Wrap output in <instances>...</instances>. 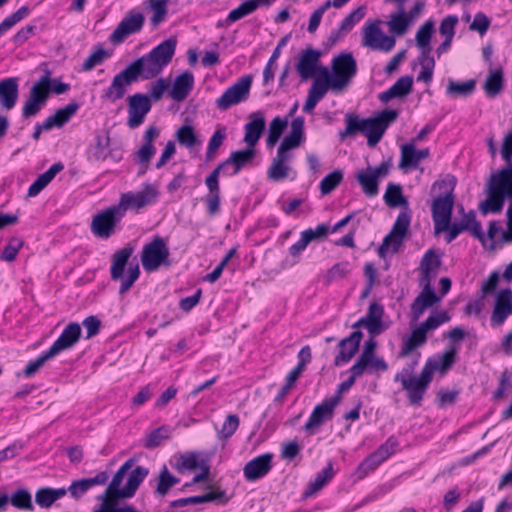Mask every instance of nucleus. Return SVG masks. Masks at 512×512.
<instances>
[{"instance_id": "nucleus-34", "label": "nucleus", "mask_w": 512, "mask_h": 512, "mask_svg": "<svg viewBox=\"0 0 512 512\" xmlns=\"http://www.w3.org/2000/svg\"><path fill=\"white\" fill-rule=\"evenodd\" d=\"M328 90H331L335 93L342 91V89L337 84H335V82L327 74L320 72V75L314 79L308 93L320 101L324 98Z\"/></svg>"}, {"instance_id": "nucleus-49", "label": "nucleus", "mask_w": 512, "mask_h": 512, "mask_svg": "<svg viewBox=\"0 0 512 512\" xmlns=\"http://www.w3.org/2000/svg\"><path fill=\"white\" fill-rule=\"evenodd\" d=\"M227 136V129L225 126H219L211 138L209 139L208 146L205 153V159L207 162L214 159L217 150L219 147L223 144V141L225 140Z\"/></svg>"}, {"instance_id": "nucleus-50", "label": "nucleus", "mask_w": 512, "mask_h": 512, "mask_svg": "<svg viewBox=\"0 0 512 512\" xmlns=\"http://www.w3.org/2000/svg\"><path fill=\"white\" fill-rule=\"evenodd\" d=\"M287 127V118L276 116L269 125V131L266 139L268 147H273L280 139L283 131Z\"/></svg>"}, {"instance_id": "nucleus-3", "label": "nucleus", "mask_w": 512, "mask_h": 512, "mask_svg": "<svg viewBox=\"0 0 512 512\" xmlns=\"http://www.w3.org/2000/svg\"><path fill=\"white\" fill-rule=\"evenodd\" d=\"M457 179L451 174L436 180L431 186V193L438 191L431 205L432 219L437 232L448 228L455 203L454 190Z\"/></svg>"}, {"instance_id": "nucleus-4", "label": "nucleus", "mask_w": 512, "mask_h": 512, "mask_svg": "<svg viewBox=\"0 0 512 512\" xmlns=\"http://www.w3.org/2000/svg\"><path fill=\"white\" fill-rule=\"evenodd\" d=\"M159 196V191L152 184L146 183L140 191H128L120 195L115 205L120 214L125 217L127 211L139 212L141 209L154 204Z\"/></svg>"}, {"instance_id": "nucleus-6", "label": "nucleus", "mask_w": 512, "mask_h": 512, "mask_svg": "<svg viewBox=\"0 0 512 512\" xmlns=\"http://www.w3.org/2000/svg\"><path fill=\"white\" fill-rule=\"evenodd\" d=\"M169 248L166 241L159 236L144 245L141 253V263L145 271H156L161 265L169 266Z\"/></svg>"}, {"instance_id": "nucleus-43", "label": "nucleus", "mask_w": 512, "mask_h": 512, "mask_svg": "<svg viewBox=\"0 0 512 512\" xmlns=\"http://www.w3.org/2000/svg\"><path fill=\"white\" fill-rule=\"evenodd\" d=\"M355 178L367 197H374L379 193V181L368 168L357 171Z\"/></svg>"}, {"instance_id": "nucleus-28", "label": "nucleus", "mask_w": 512, "mask_h": 512, "mask_svg": "<svg viewBox=\"0 0 512 512\" xmlns=\"http://www.w3.org/2000/svg\"><path fill=\"white\" fill-rule=\"evenodd\" d=\"M249 122L244 126V142L251 147H255L265 130V117L263 112L256 111L250 114Z\"/></svg>"}, {"instance_id": "nucleus-54", "label": "nucleus", "mask_w": 512, "mask_h": 512, "mask_svg": "<svg viewBox=\"0 0 512 512\" xmlns=\"http://www.w3.org/2000/svg\"><path fill=\"white\" fill-rule=\"evenodd\" d=\"M410 23L411 22L409 17L407 16V12H405L404 9L401 8L400 12L393 14L391 16L389 28L395 35L401 36L406 33Z\"/></svg>"}, {"instance_id": "nucleus-17", "label": "nucleus", "mask_w": 512, "mask_h": 512, "mask_svg": "<svg viewBox=\"0 0 512 512\" xmlns=\"http://www.w3.org/2000/svg\"><path fill=\"white\" fill-rule=\"evenodd\" d=\"M505 164L497 172L491 174L487 181L488 194L493 197L510 187H512V157L502 156Z\"/></svg>"}, {"instance_id": "nucleus-27", "label": "nucleus", "mask_w": 512, "mask_h": 512, "mask_svg": "<svg viewBox=\"0 0 512 512\" xmlns=\"http://www.w3.org/2000/svg\"><path fill=\"white\" fill-rule=\"evenodd\" d=\"M230 497L227 496L224 490L210 491L203 495H195L185 498L176 499L170 502V507H184L187 505L202 504L207 502L217 501L219 504L225 505L229 502Z\"/></svg>"}, {"instance_id": "nucleus-22", "label": "nucleus", "mask_w": 512, "mask_h": 512, "mask_svg": "<svg viewBox=\"0 0 512 512\" xmlns=\"http://www.w3.org/2000/svg\"><path fill=\"white\" fill-rule=\"evenodd\" d=\"M219 175L216 172H211L205 179V185L208 193L204 197L206 204L207 214L211 217L220 212L221 205V188L219 182Z\"/></svg>"}, {"instance_id": "nucleus-25", "label": "nucleus", "mask_w": 512, "mask_h": 512, "mask_svg": "<svg viewBox=\"0 0 512 512\" xmlns=\"http://www.w3.org/2000/svg\"><path fill=\"white\" fill-rule=\"evenodd\" d=\"M395 382H400L402 389L406 391L408 404L412 407H420L427 392L428 387L415 377L394 378Z\"/></svg>"}, {"instance_id": "nucleus-31", "label": "nucleus", "mask_w": 512, "mask_h": 512, "mask_svg": "<svg viewBox=\"0 0 512 512\" xmlns=\"http://www.w3.org/2000/svg\"><path fill=\"white\" fill-rule=\"evenodd\" d=\"M410 222L411 214L409 212L401 211L398 214L391 231L386 235V237L393 241L392 253L398 252L399 247L408 232Z\"/></svg>"}, {"instance_id": "nucleus-1", "label": "nucleus", "mask_w": 512, "mask_h": 512, "mask_svg": "<svg viewBox=\"0 0 512 512\" xmlns=\"http://www.w3.org/2000/svg\"><path fill=\"white\" fill-rule=\"evenodd\" d=\"M177 45V39L170 37L151 51L135 59L125 69L116 74L110 86L104 90L102 98L114 103L123 98L126 93V86L131 85L138 79L151 80L162 73L164 68L171 62Z\"/></svg>"}, {"instance_id": "nucleus-55", "label": "nucleus", "mask_w": 512, "mask_h": 512, "mask_svg": "<svg viewBox=\"0 0 512 512\" xmlns=\"http://www.w3.org/2000/svg\"><path fill=\"white\" fill-rule=\"evenodd\" d=\"M349 265L348 261H344L329 268L323 277L325 285H330L335 280L346 277L350 272Z\"/></svg>"}, {"instance_id": "nucleus-5", "label": "nucleus", "mask_w": 512, "mask_h": 512, "mask_svg": "<svg viewBox=\"0 0 512 512\" xmlns=\"http://www.w3.org/2000/svg\"><path fill=\"white\" fill-rule=\"evenodd\" d=\"M332 71L320 67V72L327 74L342 90L346 88L357 73V63L352 53L343 52L335 56L331 62Z\"/></svg>"}, {"instance_id": "nucleus-20", "label": "nucleus", "mask_w": 512, "mask_h": 512, "mask_svg": "<svg viewBox=\"0 0 512 512\" xmlns=\"http://www.w3.org/2000/svg\"><path fill=\"white\" fill-rule=\"evenodd\" d=\"M272 453H264L248 461L243 468L244 478L255 482L265 477L272 469Z\"/></svg>"}, {"instance_id": "nucleus-58", "label": "nucleus", "mask_w": 512, "mask_h": 512, "mask_svg": "<svg viewBox=\"0 0 512 512\" xmlns=\"http://www.w3.org/2000/svg\"><path fill=\"white\" fill-rule=\"evenodd\" d=\"M176 140L182 146L191 148L197 142L195 130L191 125H182L175 134Z\"/></svg>"}, {"instance_id": "nucleus-39", "label": "nucleus", "mask_w": 512, "mask_h": 512, "mask_svg": "<svg viewBox=\"0 0 512 512\" xmlns=\"http://www.w3.org/2000/svg\"><path fill=\"white\" fill-rule=\"evenodd\" d=\"M110 143L109 132L96 134L94 144L91 147V159L97 162L105 161L111 155Z\"/></svg>"}, {"instance_id": "nucleus-45", "label": "nucleus", "mask_w": 512, "mask_h": 512, "mask_svg": "<svg viewBox=\"0 0 512 512\" xmlns=\"http://www.w3.org/2000/svg\"><path fill=\"white\" fill-rule=\"evenodd\" d=\"M80 105L76 101H71L66 106L59 108L56 112L49 116L48 119L52 123L53 127H63L71 117L78 111Z\"/></svg>"}, {"instance_id": "nucleus-46", "label": "nucleus", "mask_w": 512, "mask_h": 512, "mask_svg": "<svg viewBox=\"0 0 512 512\" xmlns=\"http://www.w3.org/2000/svg\"><path fill=\"white\" fill-rule=\"evenodd\" d=\"M476 89V80L469 79L465 82H457L452 79L449 80L446 88V94L450 97H467L471 95Z\"/></svg>"}, {"instance_id": "nucleus-61", "label": "nucleus", "mask_w": 512, "mask_h": 512, "mask_svg": "<svg viewBox=\"0 0 512 512\" xmlns=\"http://www.w3.org/2000/svg\"><path fill=\"white\" fill-rule=\"evenodd\" d=\"M44 99L37 97L34 93L29 96L22 108V116L24 118L35 117L44 107Z\"/></svg>"}, {"instance_id": "nucleus-63", "label": "nucleus", "mask_w": 512, "mask_h": 512, "mask_svg": "<svg viewBox=\"0 0 512 512\" xmlns=\"http://www.w3.org/2000/svg\"><path fill=\"white\" fill-rule=\"evenodd\" d=\"M52 357H54V355L50 353L49 349L42 352L36 359L27 363L23 369V376L26 378L32 377L45 364V362Z\"/></svg>"}, {"instance_id": "nucleus-51", "label": "nucleus", "mask_w": 512, "mask_h": 512, "mask_svg": "<svg viewBox=\"0 0 512 512\" xmlns=\"http://www.w3.org/2000/svg\"><path fill=\"white\" fill-rule=\"evenodd\" d=\"M343 171L335 169L328 173L319 184V189L322 195H328L334 191L343 180Z\"/></svg>"}, {"instance_id": "nucleus-64", "label": "nucleus", "mask_w": 512, "mask_h": 512, "mask_svg": "<svg viewBox=\"0 0 512 512\" xmlns=\"http://www.w3.org/2000/svg\"><path fill=\"white\" fill-rule=\"evenodd\" d=\"M239 422V417L236 414H229L218 431V437L220 439L230 438L237 430Z\"/></svg>"}, {"instance_id": "nucleus-33", "label": "nucleus", "mask_w": 512, "mask_h": 512, "mask_svg": "<svg viewBox=\"0 0 512 512\" xmlns=\"http://www.w3.org/2000/svg\"><path fill=\"white\" fill-rule=\"evenodd\" d=\"M134 252V247L125 246L117 250L112 256V264L110 267V277L117 281L123 278L125 267Z\"/></svg>"}, {"instance_id": "nucleus-16", "label": "nucleus", "mask_w": 512, "mask_h": 512, "mask_svg": "<svg viewBox=\"0 0 512 512\" xmlns=\"http://www.w3.org/2000/svg\"><path fill=\"white\" fill-rule=\"evenodd\" d=\"M255 154L256 151L254 147L247 145L244 149L233 151L230 156L219 163L212 172H216V174L220 176L221 172L231 165L233 171L230 175H237L245 166L253 161Z\"/></svg>"}, {"instance_id": "nucleus-9", "label": "nucleus", "mask_w": 512, "mask_h": 512, "mask_svg": "<svg viewBox=\"0 0 512 512\" xmlns=\"http://www.w3.org/2000/svg\"><path fill=\"white\" fill-rule=\"evenodd\" d=\"M397 445L398 442L393 437H389L374 452L362 460L356 468L358 479H363L376 470L380 464L395 453Z\"/></svg>"}, {"instance_id": "nucleus-48", "label": "nucleus", "mask_w": 512, "mask_h": 512, "mask_svg": "<svg viewBox=\"0 0 512 512\" xmlns=\"http://www.w3.org/2000/svg\"><path fill=\"white\" fill-rule=\"evenodd\" d=\"M179 482L180 479L171 474L166 465H164L158 475V482L155 492L160 496H165L168 491Z\"/></svg>"}, {"instance_id": "nucleus-23", "label": "nucleus", "mask_w": 512, "mask_h": 512, "mask_svg": "<svg viewBox=\"0 0 512 512\" xmlns=\"http://www.w3.org/2000/svg\"><path fill=\"white\" fill-rule=\"evenodd\" d=\"M81 326L77 322H70L63 329L60 336L50 346V353L56 356L63 350L73 347L81 337Z\"/></svg>"}, {"instance_id": "nucleus-30", "label": "nucleus", "mask_w": 512, "mask_h": 512, "mask_svg": "<svg viewBox=\"0 0 512 512\" xmlns=\"http://www.w3.org/2000/svg\"><path fill=\"white\" fill-rule=\"evenodd\" d=\"M194 87V75L192 72L186 70L179 74L172 85L169 92V96L177 101L181 102L185 100Z\"/></svg>"}, {"instance_id": "nucleus-59", "label": "nucleus", "mask_w": 512, "mask_h": 512, "mask_svg": "<svg viewBox=\"0 0 512 512\" xmlns=\"http://www.w3.org/2000/svg\"><path fill=\"white\" fill-rule=\"evenodd\" d=\"M366 13L365 6H359L351 11L340 23V30H343L346 34L350 32L356 23L364 18Z\"/></svg>"}, {"instance_id": "nucleus-60", "label": "nucleus", "mask_w": 512, "mask_h": 512, "mask_svg": "<svg viewBox=\"0 0 512 512\" xmlns=\"http://www.w3.org/2000/svg\"><path fill=\"white\" fill-rule=\"evenodd\" d=\"M169 438V430L167 426H160L152 430L145 439L144 447L154 449L158 447L163 439Z\"/></svg>"}, {"instance_id": "nucleus-14", "label": "nucleus", "mask_w": 512, "mask_h": 512, "mask_svg": "<svg viewBox=\"0 0 512 512\" xmlns=\"http://www.w3.org/2000/svg\"><path fill=\"white\" fill-rule=\"evenodd\" d=\"M337 405V397H330L323 400L322 403L314 407L303 429L310 435H313L316 428L320 427L326 420L333 418L334 410Z\"/></svg>"}, {"instance_id": "nucleus-53", "label": "nucleus", "mask_w": 512, "mask_h": 512, "mask_svg": "<svg viewBox=\"0 0 512 512\" xmlns=\"http://www.w3.org/2000/svg\"><path fill=\"white\" fill-rule=\"evenodd\" d=\"M362 338V331L355 330L348 337L340 340L338 346H349V351L345 354L342 353L340 357H342L343 359L345 358L346 360H351L358 351Z\"/></svg>"}, {"instance_id": "nucleus-47", "label": "nucleus", "mask_w": 512, "mask_h": 512, "mask_svg": "<svg viewBox=\"0 0 512 512\" xmlns=\"http://www.w3.org/2000/svg\"><path fill=\"white\" fill-rule=\"evenodd\" d=\"M353 366L355 370L359 372L362 376L364 373L372 374L373 372H385L388 370V364L383 358L374 357L369 360L364 361H356Z\"/></svg>"}, {"instance_id": "nucleus-11", "label": "nucleus", "mask_w": 512, "mask_h": 512, "mask_svg": "<svg viewBox=\"0 0 512 512\" xmlns=\"http://www.w3.org/2000/svg\"><path fill=\"white\" fill-rule=\"evenodd\" d=\"M128 121L127 125L131 128L139 127L145 116L150 112L152 104L149 96L144 93H135L128 96Z\"/></svg>"}, {"instance_id": "nucleus-32", "label": "nucleus", "mask_w": 512, "mask_h": 512, "mask_svg": "<svg viewBox=\"0 0 512 512\" xmlns=\"http://www.w3.org/2000/svg\"><path fill=\"white\" fill-rule=\"evenodd\" d=\"M17 78H5L0 81V104L6 110H11L18 99Z\"/></svg>"}, {"instance_id": "nucleus-13", "label": "nucleus", "mask_w": 512, "mask_h": 512, "mask_svg": "<svg viewBox=\"0 0 512 512\" xmlns=\"http://www.w3.org/2000/svg\"><path fill=\"white\" fill-rule=\"evenodd\" d=\"M384 314V306L377 301H373L370 303L366 315L356 321L352 327H365L371 336L379 335L386 329L382 320Z\"/></svg>"}, {"instance_id": "nucleus-8", "label": "nucleus", "mask_w": 512, "mask_h": 512, "mask_svg": "<svg viewBox=\"0 0 512 512\" xmlns=\"http://www.w3.org/2000/svg\"><path fill=\"white\" fill-rule=\"evenodd\" d=\"M252 81L253 76L251 74L240 77L216 100L217 108L224 111L233 105L246 101L250 94Z\"/></svg>"}, {"instance_id": "nucleus-52", "label": "nucleus", "mask_w": 512, "mask_h": 512, "mask_svg": "<svg viewBox=\"0 0 512 512\" xmlns=\"http://www.w3.org/2000/svg\"><path fill=\"white\" fill-rule=\"evenodd\" d=\"M434 358L437 371L445 374L457 360V348L451 345L439 357Z\"/></svg>"}, {"instance_id": "nucleus-56", "label": "nucleus", "mask_w": 512, "mask_h": 512, "mask_svg": "<svg viewBox=\"0 0 512 512\" xmlns=\"http://www.w3.org/2000/svg\"><path fill=\"white\" fill-rule=\"evenodd\" d=\"M434 31V21L429 19L425 21L418 29L415 40L419 48L431 47V37Z\"/></svg>"}, {"instance_id": "nucleus-19", "label": "nucleus", "mask_w": 512, "mask_h": 512, "mask_svg": "<svg viewBox=\"0 0 512 512\" xmlns=\"http://www.w3.org/2000/svg\"><path fill=\"white\" fill-rule=\"evenodd\" d=\"M422 286L421 293L414 299L411 304V318L412 321H417L424 311L434 304L440 302L441 298L436 294L432 283L419 282Z\"/></svg>"}, {"instance_id": "nucleus-2", "label": "nucleus", "mask_w": 512, "mask_h": 512, "mask_svg": "<svg viewBox=\"0 0 512 512\" xmlns=\"http://www.w3.org/2000/svg\"><path fill=\"white\" fill-rule=\"evenodd\" d=\"M399 111L396 109H384L375 116L360 118L355 113H346L344 117L345 129L339 131V139L341 141L346 138H354L358 133L367 137L369 147L377 145L389 125L397 120Z\"/></svg>"}, {"instance_id": "nucleus-41", "label": "nucleus", "mask_w": 512, "mask_h": 512, "mask_svg": "<svg viewBox=\"0 0 512 512\" xmlns=\"http://www.w3.org/2000/svg\"><path fill=\"white\" fill-rule=\"evenodd\" d=\"M148 473L149 470L146 467L136 466L130 473L126 486L120 491L122 496L127 497V499L133 497Z\"/></svg>"}, {"instance_id": "nucleus-62", "label": "nucleus", "mask_w": 512, "mask_h": 512, "mask_svg": "<svg viewBox=\"0 0 512 512\" xmlns=\"http://www.w3.org/2000/svg\"><path fill=\"white\" fill-rule=\"evenodd\" d=\"M450 320V316L445 311H438L432 313L425 321H423L419 326L428 333L431 330H435L443 323H446Z\"/></svg>"}, {"instance_id": "nucleus-12", "label": "nucleus", "mask_w": 512, "mask_h": 512, "mask_svg": "<svg viewBox=\"0 0 512 512\" xmlns=\"http://www.w3.org/2000/svg\"><path fill=\"white\" fill-rule=\"evenodd\" d=\"M363 45L388 52L395 46V38L383 33L379 21H373L363 28Z\"/></svg>"}, {"instance_id": "nucleus-38", "label": "nucleus", "mask_w": 512, "mask_h": 512, "mask_svg": "<svg viewBox=\"0 0 512 512\" xmlns=\"http://www.w3.org/2000/svg\"><path fill=\"white\" fill-rule=\"evenodd\" d=\"M333 477V464L332 462H328L327 465L316 474L314 480L308 483V487L305 490L303 496L307 498L320 491L328 482L332 480Z\"/></svg>"}, {"instance_id": "nucleus-7", "label": "nucleus", "mask_w": 512, "mask_h": 512, "mask_svg": "<svg viewBox=\"0 0 512 512\" xmlns=\"http://www.w3.org/2000/svg\"><path fill=\"white\" fill-rule=\"evenodd\" d=\"M122 219L123 216L116 206L111 205L93 216L90 226L91 232L98 238L109 239L115 233Z\"/></svg>"}, {"instance_id": "nucleus-15", "label": "nucleus", "mask_w": 512, "mask_h": 512, "mask_svg": "<svg viewBox=\"0 0 512 512\" xmlns=\"http://www.w3.org/2000/svg\"><path fill=\"white\" fill-rule=\"evenodd\" d=\"M322 56V52L313 47H308L301 51L298 62L296 64V70L302 80H308L316 75L320 74L319 61Z\"/></svg>"}, {"instance_id": "nucleus-10", "label": "nucleus", "mask_w": 512, "mask_h": 512, "mask_svg": "<svg viewBox=\"0 0 512 512\" xmlns=\"http://www.w3.org/2000/svg\"><path fill=\"white\" fill-rule=\"evenodd\" d=\"M144 15L135 9L129 11L109 36L114 45L121 44L126 37L139 32L144 25Z\"/></svg>"}, {"instance_id": "nucleus-29", "label": "nucleus", "mask_w": 512, "mask_h": 512, "mask_svg": "<svg viewBox=\"0 0 512 512\" xmlns=\"http://www.w3.org/2000/svg\"><path fill=\"white\" fill-rule=\"evenodd\" d=\"M430 155L429 148L416 150L414 143H406L401 147V159L399 162L400 169L417 168L419 162L428 158Z\"/></svg>"}, {"instance_id": "nucleus-21", "label": "nucleus", "mask_w": 512, "mask_h": 512, "mask_svg": "<svg viewBox=\"0 0 512 512\" xmlns=\"http://www.w3.org/2000/svg\"><path fill=\"white\" fill-rule=\"evenodd\" d=\"M305 120L302 116L294 118L291 122L290 132L283 138L277 152L284 155H292L291 150L298 148L305 141Z\"/></svg>"}, {"instance_id": "nucleus-40", "label": "nucleus", "mask_w": 512, "mask_h": 512, "mask_svg": "<svg viewBox=\"0 0 512 512\" xmlns=\"http://www.w3.org/2000/svg\"><path fill=\"white\" fill-rule=\"evenodd\" d=\"M503 87L504 79L502 69L491 70L483 83V90L486 96L491 99L495 98L502 92Z\"/></svg>"}, {"instance_id": "nucleus-42", "label": "nucleus", "mask_w": 512, "mask_h": 512, "mask_svg": "<svg viewBox=\"0 0 512 512\" xmlns=\"http://www.w3.org/2000/svg\"><path fill=\"white\" fill-rule=\"evenodd\" d=\"M427 341V333L420 327H416L410 333V335L403 340L401 350L399 352L400 357L408 356L417 347L422 346Z\"/></svg>"}, {"instance_id": "nucleus-24", "label": "nucleus", "mask_w": 512, "mask_h": 512, "mask_svg": "<svg viewBox=\"0 0 512 512\" xmlns=\"http://www.w3.org/2000/svg\"><path fill=\"white\" fill-rule=\"evenodd\" d=\"M442 264L441 254H438L435 249H428L420 261V280L419 282H428L436 278Z\"/></svg>"}, {"instance_id": "nucleus-35", "label": "nucleus", "mask_w": 512, "mask_h": 512, "mask_svg": "<svg viewBox=\"0 0 512 512\" xmlns=\"http://www.w3.org/2000/svg\"><path fill=\"white\" fill-rule=\"evenodd\" d=\"M132 464H133V460L129 459L120 466V468L116 471V473L112 477V480L106 487V489L103 493L104 497L112 496V498H115V499H127V497L122 496V494L120 493V491L122 489L120 487V485H121L124 477L126 476L128 470L132 467Z\"/></svg>"}, {"instance_id": "nucleus-37", "label": "nucleus", "mask_w": 512, "mask_h": 512, "mask_svg": "<svg viewBox=\"0 0 512 512\" xmlns=\"http://www.w3.org/2000/svg\"><path fill=\"white\" fill-rule=\"evenodd\" d=\"M8 504L21 511H33L34 503L30 490L26 487H19L11 494H7Z\"/></svg>"}, {"instance_id": "nucleus-26", "label": "nucleus", "mask_w": 512, "mask_h": 512, "mask_svg": "<svg viewBox=\"0 0 512 512\" xmlns=\"http://www.w3.org/2000/svg\"><path fill=\"white\" fill-rule=\"evenodd\" d=\"M109 476V472L101 471L94 477L73 480L69 486V493L72 498L79 500L92 487L106 484Z\"/></svg>"}, {"instance_id": "nucleus-36", "label": "nucleus", "mask_w": 512, "mask_h": 512, "mask_svg": "<svg viewBox=\"0 0 512 512\" xmlns=\"http://www.w3.org/2000/svg\"><path fill=\"white\" fill-rule=\"evenodd\" d=\"M292 157L293 155H284L277 152L276 157L273 159L267 171L268 178L275 182L285 179L291 169L287 162H289Z\"/></svg>"}, {"instance_id": "nucleus-44", "label": "nucleus", "mask_w": 512, "mask_h": 512, "mask_svg": "<svg viewBox=\"0 0 512 512\" xmlns=\"http://www.w3.org/2000/svg\"><path fill=\"white\" fill-rule=\"evenodd\" d=\"M383 199L386 205L391 208L408 206V200L403 195L402 186L398 183H388Z\"/></svg>"}, {"instance_id": "nucleus-57", "label": "nucleus", "mask_w": 512, "mask_h": 512, "mask_svg": "<svg viewBox=\"0 0 512 512\" xmlns=\"http://www.w3.org/2000/svg\"><path fill=\"white\" fill-rule=\"evenodd\" d=\"M393 94L396 98H404L408 96L413 89V76H401L391 87Z\"/></svg>"}, {"instance_id": "nucleus-18", "label": "nucleus", "mask_w": 512, "mask_h": 512, "mask_svg": "<svg viewBox=\"0 0 512 512\" xmlns=\"http://www.w3.org/2000/svg\"><path fill=\"white\" fill-rule=\"evenodd\" d=\"M511 314L512 290L505 288L500 290L496 295L494 308L490 317L491 326H501Z\"/></svg>"}]
</instances>
